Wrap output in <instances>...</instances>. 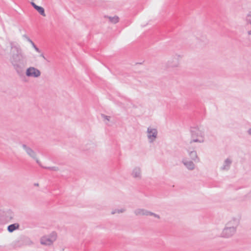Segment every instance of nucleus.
I'll use <instances>...</instances> for the list:
<instances>
[{"label":"nucleus","instance_id":"f257e3e1","mask_svg":"<svg viewBox=\"0 0 251 251\" xmlns=\"http://www.w3.org/2000/svg\"><path fill=\"white\" fill-rule=\"evenodd\" d=\"M10 45L11 50L14 49V50L11 53L9 61L18 75L21 77H24L27 65L26 57L18 44L10 42Z\"/></svg>","mask_w":251,"mask_h":251},{"label":"nucleus","instance_id":"f03ea898","mask_svg":"<svg viewBox=\"0 0 251 251\" xmlns=\"http://www.w3.org/2000/svg\"><path fill=\"white\" fill-rule=\"evenodd\" d=\"M190 131L192 140L190 142V144L193 142L203 143L204 142V132L200 130L198 126L191 127Z\"/></svg>","mask_w":251,"mask_h":251},{"label":"nucleus","instance_id":"7ed1b4c3","mask_svg":"<svg viewBox=\"0 0 251 251\" xmlns=\"http://www.w3.org/2000/svg\"><path fill=\"white\" fill-rule=\"evenodd\" d=\"M25 75L27 77L37 78L41 75L40 71L34 67L28 68L25 71Z\"/></svg>","mask_w":251,"mask_h":251},{"label":"nucleus","instance_id":"20e7f679","mask_svg":"<svg viewBox=\"0 0 251 251\" xmlns=\"http://www.w3.org/2000/svg\"><path fill=\"white\" fill-rule=\"evenodd\" d=\"M236 231L235 228L225 226L221 233V237L226 238L231 237L235 234Z\"/></svg>","mask_w":251,"mask_h":251},{"label":"nucleus","instance_id":"39448f33","mask_svg":"<svg viewBox=\"0 0 251 251\" xmlns=\"http://www.w3.org/2000/svg\"><path fill=\"white\" fill-rule=\"evenodd\" d=\"M148 137L151 143L153 142L157 137V130L155 128L148 127L147 129Z\"/></svg>","mask_w":251,"mask_h":251},{"label":"nucleus","instance_id":"423d86ee","mask_svg":"<svg viewBox=\"0 0 251 251\" xmlns=\"http://www.w3.org/2000/svg\"><path fill=\"white\" fill-rule=\"evenodd\" d=\"M180 56L179 55H175L172 60H169L167 63L168 66L169 67H176L179 65L178 59Z\"/></svg>","mask_w":251,"mask_h":251},{"label":"nucleus","instance_id":"0eeeda50","mask_svg":"<svg viewBox=\"0 0 251 251\" xmlns=\"http://www.w3.org/2000/svg\"><path fill=\"white\" fill-rule=\"evenodd\" d=\"M22 147L29 156L33 159L36 158V153L31 148L27 146L25 144H22Z\"/></svg>","mask_w":251,"mask_h":251},{"label":"nucleus","instance_id":"6e6552de","mask_svg":"<svg viewBox=\"0 0 251 251\" xmlns=\"http://www.w3.org/2000/svg\"><path fill=\"white\" fill-rule=\"evenodd\" d=\"M239 224V220L235 218H233L231 221L226 223L225 226L231 227V228H235L236 230V228Z\"/></svg>","mask_w":251,"mask_h":251},{"label":"nucleus","instance_id":"1a4fd4ad","mask_svg":"<svg viewBox=\"0 0 251 251\" xmlns=\"http://www.w3.org/2000/svg\"><path fill=\"white\" fill-rule=\"evenodd\" d=\"M40 243L42 245L50 246L53 242L48 236H44L41 238Z\"/></svg>","mask_w":251,"mask_h":251},{"label":"nucleus","instance_id":"9d476101","mask_svg":"<svg viewBox=\"0 0 251 251\" xmlns=\"http://www.w3.org/2000/svg\"><path fill=\"white\" fill-rule=\"evenodd\" d=\"M231 163H232V160L228 158H226L225 160L224 163V165L221 167V169L222 170H229Z\"/></svg>","mask_w":251,"mask_h":251},{"label":"nucleus","instance_id":"9b49d317","mask_svg":"<svg viewBox=\"0 0 251 251\" xmlns=\"http://www.w3.org/2000/svg\"><path fill=\"white\" fill-rule=\"evenodd\" d=\"M20 225L18 223H14L9 225L7 227V230L8 232L11 233L14 230L19 229Z\"/></svg>","mask_w":251,"mask_h":251},{"label":"nucleus","instance_id":"f8f14e48","mask_svg":"<svg viewBox=\"0 0 251 251\" xmlns=\"http://www.w3.org/2000/svg\"><path fill=\"white\" fill-rule=\"evenodd\" d=\"M183 164L190 170H193L195 168V164L192 161H183Z\"/></svg>","mask_w":251,"mask_h":251},{"label":"nucleus","instance_id":"ddd939ff","mask_svg":"<svg viewBox=\"0 0 251 251\" xmlns=\"http://www.w3.org/2000/svg\"><path fill=\"white\" fill-rule=\"evenodd\" d=\"M23 36V37L25 38L27 40V41H28L32 45V47L34 48V49L37 52H40V49L35 45L34 42L26 34H24Z\"/></svg>","mask_w":251,"mask_h":251},{"label":"nucleus","instance_id":"4468645a","mask_svg":"<svg viewBox=\"0 0 251 251\" xmlns=\"http://www.w3.org/2000/svg\"><path fill=\"white\" fill-rule=\"evenodd\" d=\"M189 156L191 159L195 161L197 160L199 161V158L198 157L197 151H192L189 152Z\"/></svg>","mask_w":251,"mask_h":251},{"label":"nucleus","instance_id":"2eb2a0df","mask_svg":"<svg viewBox=\"0 0 251 251\" xmlns=\"http://www.w3.org/2000/svg\"><path fill=\"white\" fill-rule=\"evenodd\" d=\"M134 177H141V170L139 168H135L133 169L132 174Z\"/></svg>","mask_w":251,"mask_h":251},{"label":"nucleus","instance_id":"dca6fc26","mask_svg":"<svg viewBox=\"0 0 251 251\" xmlns=\"http://www.w3.org/2000/svg\"><path fill=\"white\" fill-rule=\"evenodd\" d=\"M148 210H146L144 209H137L135 210L134 213L136 215H142L148 216Z\"/></svg>","mask_w":251,"mask_h":251},{"label":"nucleus","instance_id":"f3484780","mask_svg":"<svg viewBox=\"0 0 251 251\" xmlns=\"http://www.w3.org/2000/svg\"><path fill=\"white\" fill-rule=\"evenodd\" d=\"M107 17L109 19V21L113 24H116L119 21V18L117 16H115L114 17L107 16Z\"/></svg>","mask_w":251,"mask_h":251},{"label":"nucleus","instance_id":"a211bd4d","mask_svg":"<svg viewBox=\"0 0 251 251\" xmlns=\"http://www.w3.org/2000/svg\"><path fill=\"white\" fill-rule=\"evenodd\" d=\"M48 237H50L51 240H52V242H53L56 239L57 234L55 232L53 231L50 234V235Z\"/></svg>","mask_w":251,"mask_h":251},{"label":"nucleus","instance_id":"6ab92c4d","mask_svg":"<svg viewBox=\"0 0 251 251\" xmlns=\"http://www.w3.org/2000/svg\"><path fill=\"white\" fill-rule=\"evenodd\" d=\"M37 11L39 12V13L42 16H45V12L44 8L41 6H39V8L37 9Z\"/></svg>","mask_w":251,"mask_h":251},{"label":"nucleus","instance_id":"aec40b11","mask_svg":"<svg viewBox=\"0 0 251 251\" xmlns=\"http://www.w3.org/2000/svg\"><path fill=\"white\" fill-rule=\"evenodd\" d=\"M124 211H125V209H123V208H122V209H115L114 210H113L112 212H111V214H114L116 213H123L124 212Z\"/></svg>","mask_w":251,"mask_h":251},{"label":"nucleus","instance_id":"412c9836","mask_svg":"<svg viewBox=\"0 0 251 251\" xmlns=\"http://www.w3.org/2000/svg\"><path fill=\"white\" fill-rule=\"evenodd\" d=\"M44 168L45 169L50 170V171H58L59 170L58 167H55V166H53V167H44Z\"/></svg>","mask_w":251,"mask_h":251},{"label":"nucleus","instance_id":"4be33fe9","mask_svg":"<svg viewBox=\"0 0 251 251\" xmlns=\"http://www.w3.org/2000/svg\"><path fill=\"white\" fill-rule=\"evenodd\" d=\"M148 215L153 216L154 217L157 218L158 219L160 218L159 215L149 211H148Z\"/></svg>","mask_w":251,"mask_h":251},{"label":"nucleus","instance_id":"5701e85b","mask_svg":"<svg viewBox=\"0 0 251 251\" xmlns=\"http://www.w3.org/2000/svg\"><path fill=\"white\" fill-rule=\"evenodd\" d=\"M101 116L104 119V120H107L108 121H109L110 120V116L105 115H104L103 114H101Z\"/></svg>","mask_w":251,"mask_h":251},{"label":"nucleus","instance_id":"b1692460","mask_svg":"<svg viewBox=\"0 0 251 251\" xmlns=\"http://www.w3.org/2000/svg\"><path fill=\"white\" fill-rule=\"evenodd\" d=\"M35 159L36 160L37 163L40 166H41L40 162L39 160L36 157Z\"/></svg>","mask_w":251,"mask_h":251},{"label":"nucleus","instance_id":"393cba45","mask_svg":"<svg viewBox=\"0 0 251 251\" xmlns=\"http://www.w3.org/2000/svg\"><path fill=\"white\" fill-rule=\"evenodd\" d=\"M247 132L249 135H251V128H249Z\"/></svg>","mask_w":251,"mask_h":251},{"label":"nucleus","instance_id":"a878e982","mask_svg":"<svg viewBox=\"0 0 251 251\" xmlns=\"http://www.w3.org/2000/svg\"><path fill=\"white\" fill-rule=\"evenodd\" d=\"M31 4L33 7H35V5H36V4L34 2H31Z\"/></svg>","mask_w":251,"mask_h":251},{"label":"nucleus","instance_id":"bb28decb","mask_svg":"<svg viewBox=\"0 0 251 251\" xmlns=\"http://www.w3.org/2000/svg\"><path fill=\"white\" fill-rule=\"evenodd\" d=\"M40 6H38L37 5H35V7H34L33 8L36 9V10H37V9L39 8Z\"/></svg>","mask_w":251,"mask_h":251},{"label":"nucleus","instance_id":"cd10ccee","mask_svg":"<svg viewBox=\"0 0 251 251\" xmlns=\"http://www.w3.org/2000/svg\"><path fill=\"white\" fill-rule=\"evenodd\" d=\"M40 6H38L37 5H35V7H34L33 8L36 9V10H37V9L39 8Z\"/></svg>","mask_w":251,"mask_h":251},{"label":"nucleus","instance_id":"c85d7f7f","mask_svg":"<svg viewBox=\"0 0 251 251\" xmlns=\"http://www.w3.org/2000/svg\"><path fill=\"white\" fill-rule=\"evenodd\" d=\"M41 56H42L44 59H45V57L43 54H42Z\"/></svg>","mask_w":251,"mask_h":251},{"label":"nucleus","instance_id":"c756f323","mask_svg":"<svg viewBox=\"0 0 251 251\" xmlns=\"http://www.w3.org/2000/svg\"><path fill=\"white\" fill-rule=\"evenodd\" d=\"M35 186H38V183H34Z\"/></svg>","mask_w":251,"mask_h":251}]
</instances>
